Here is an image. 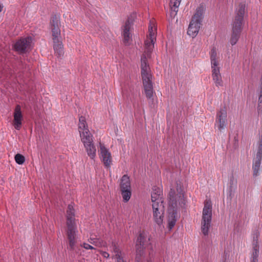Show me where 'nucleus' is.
Listing matches in <instances>:
<instances>
[{"mask_svg": "<svg viewBox=\"0 0 262 262\" xmlns=\"http://www.w3.org/2000/svg\"><path fill=\"white\" fill-rule=\"evenodd\" d=\"M183 189L181 183L176 181L171 184L168 194V228L170 230L175 225L177 218V209L184 204Z\"/></svg>", "mask_w": 262, "mask_h": 262, "instance_id": "obj_2", "label": "nucleus"}, {"mask_svg": "<svg viewBox=\"0 0 262 262\" xmlns=\"http://www.w3.org/2000/svg\"><path fill=\"white\" fill-rule=\"evenodd\" d=\"M75 212L73 206L69 205L67 211V235L69 241V246L73 249L76 242L78 230L76 220L74 217Z\"/></svg>", "mask_w": 262, "mask_h": 262, "instance_id": "obj_4", "label": "nucleus"}, {"mask_svg": "<svg viewBox=\"0 0 262 262\" xmlns=\"http://www.w3.org/2000/svg\"><path fill=\"white\" fill-rule=\"evenodd\" d=\"M15 162L19 165L23 164L25 161V158L24 156L21 154H17L14 157Z\"/></svg>", "mask_w": 262, "mask_h": 262, "instance_id": "obj_27", "label": "nucleus"}, {"mask_svg": "<svg viewBox=\"0 0 262 262\" xmlns=\"http://www.w3.org/2000/svg\"><path fill=\"white\" fill-rule=\"evenodd\" d=\"M132 27V22L128 20L126 21L125 25L123 27L122 35L123 36V42L126 45H129L132 40V35L130 32Z\"/></svg>", "mask_w": 262, "mask_h": 262, "instance_id": "obj_14", "label": "nucleus"}, {"mask_svg": "<svg viewBox=\"0 0 262 262\" xmlns=\"http://www.w3.org/2000/svg\"><path fill=\"white\" fill-rule=\"evenodd\" d=\"M121 192L123 201L128 202L132 195L131 189L121 190Z\"/></svg>", "mask_w": 262, "mask_h": 262, "instance_id": "obj_26", "label": "nucleus"}, {"mask_svg": "<svg viewBox=\"0 0 262 262\" xmlns=\"http://www.w3.org/2000/svg\"><path fill=\"white\" fill-rule=\"evenodd\" d=\"M181 0H170V6L171 8L170 15L174 17L177 12L178 11V8L180 5Z\"/></svg>", "mask_w": 262, "mask_h": 262, "instance_id": "obj_23", "label": "nucleus"}, {"mask_svg": "<svg viewBox=\"0 0 262 262\" xmlns=\"http://www.w3.org/2000/svg\"><path fill=\"white\" fill-rule=\"evenodd\" d=\"M227 113L225 110L221 109L217 113L214 126L219 132H222L225 129L227 122Z\"/></svg>", "mask_w": 262, "mask_h": 262, "instance_id": "obj_10", "label": "nucleus"}, {"mask_svg": "<svg viewBox=\"0 0 262 262\" xmlns=\"http://www.w3.org/2000/svg\"><path fill=\"white\" fill-rule=\"evenodd\" d=\"M258 104L259 106H262V91H260V95L259 96Z\"/></svg>", "mask_w": 262, "mask_h": 262, "instance_id": "obj_31", "label": "nucleus"}, {"mask_svg": "<svg viewBox=\"0 0 262 262\" xmlns=\"http://www.w3.org/2000/svg\"><path fill=\"white\" fill-rule=\"evenodd\" d=\"M262 158V150L261 149H259L257 153L255 158L254 159L253 164V175L255 176H257L259 171L260 170V164L261 160Z\"/></svg>", "mask_w": 262, "mask_h": 262, "instance_id": "obj_17", "label": "nucleus"}, {"mask_svg": "<svg viewBox=\"0 0 262 262\" xmlns=\"http://www.w3.org/2000/svg\"><path fill=\"white\" fill-rule=\"evenodd\" d=\"M210 55L211 71L220 70V67L219 66L216 50L215 48L212 49Z\"/></svg>", "mask_w": 262, "mask_h": 262, "instance_id": "obj_18", "label": "nucleus"}, {"mask_svg": "<svg viewBox=\"0 0 262 262\" xmlns=\"http://www.w3.org/2000/svg\"><path fill=\"white\" fill-rule=\"evenodd\" d=\"M88 241L91 244L98 247L102 248L107 246V243L105 241L92 234L90 235Z\"/></svg>", "mask_w": 262, "mask_h": 262, "instance_id": "obj_19", "label": "nucleus"}, {"mask_svg": "<svg viewBox=\"0 0 262 262\" xmlns=\"http://www.w3.org/2000/svg\"><path fill=\"white\" fill-rule=\"evenodd\" d=\"M144 93L145 94L146 98L148 99L151 101H152L154 100V92L153 89L144 91Z\"/></svg>", "mask_w": 262, "mask_h": 262, "instance_id": "obj_28", "label": "nucleus"}, {"mask_svg": "<svg viewBox=\"0 0 262 262\" xmlns=\"http://www.w3.org/2000/svg\"><path fill=\"white\" fill-rule=\"evenodd\" d=\"M131 189L129 178L127 175H124L120 182V190Z\"/></svg>", "mask_w": 262, "mask_h": 262, "instance_id": "obj_24", "label": "nucleus"}, {"mask_svg": "<svg viewBox=\"0 0 262 262\" xmlns=\"http://www.w3.org/2000/svg\"><path fill=\"white\" fill-rule=\"evenodd\" d=\"M78 131L83 145L94 142L93 136L89 130L85 117L83 116L79 118Z\"/></svg>", "mask_w": 262, "mask_h": 262, "instance_id": "obj_9", "label": "nucleus"}, {"mask_svg": "<svg viewBox=\"0 0 262 262\" xmlns=\"http://www.w3.org/2000/svg\"><path fill=\"white\" fill-rule=\"evenodd\" d=\"M112 250L114 253L113 257L117 260L118 262H123V260L121 257V253L119 249L114 242L112 243Z\"/></svg>", "mask_w": 262, "mask_h": 262, "instance_id": "obj_25", "label": "nucleus"}, {"mask_svg": "<svg viewBox=\"0 0 262 262\" xmlns=\"http://www.w3.org/2000/svg\"><path fill=\"white\" fill-rule=\"evenodd\" d=\"M99 144L100 147V158L105 167L110 168L112 163L111 154L104 144L102 143L101 142H100Z\"/></svg>", "mask_w": 262, "mask_h": 262, "instance_id": "obj_12", "label": "nucleus"}, {"mask_svg": "<svg viewBox=\"0 0 262 262\" xmlns=\"http://www.w3.org/2000/svg\"><path fill=\"white\" fill-rule=\"evenodd\" d=\"M222 262H225V261H222Z\"/></svg>", "mask_w": 262, "mask_h": 262, "instance_id": "obj_34", "label": "nucleus"}, {"mask_svg": "<svg viewBox=\"0 0 262 262\" xmlns=\"http://www.w3.org/2000/svg\"><path fill=\"white\" fill-rule=\"evenodd\" d=\"M81 247H83L84 249H85L86 250H89V249H95L94 247H93L92 246H91L90 244H89L88 243H83L81 245Z\"/></svg>", "mask_w": 262, "mask_h": 262, "instance_id": "obj_29", "label": "nucleus"}, {"mask_svg": "<svg viewBox=\"0 0 262 262\" xmlns=\"http://www.w3.org/2000/svg\"><path fill=\"white\" fill-rule=\"evenodd\" d=\"M99 252L102 255V256L103 257H104V258H108L110 257L109 253L108 252H106V251H102V250H99Z\"/></svg>", "mask_w": 262, "mask_h": 262, "instance_id": "obj_30", "label": "nucleus"}, {"mask_svg": "<svg viewBox=\"0 0 262 262\" xmlns=\"http://www.w3.org/2000/svg\"><path fill=\"white\" fill-rule=\"evenodd\" d=\"M59 24V20L57 17L53 18L51 22V29L53 40H57V39L60 38V29Z\"/></svg>", "mask_w": 262, "mask_h": 262, "instance_id": "obj_16", "label": "nucleus"}, {"mask_svg": "<svg viewBox=\"0 0 262 262\" xmlns=\"http://www.w3.org/2000/svg\"><path fill=\"white\" fill-rule=\"evenodd\" d=\"M157 29L154 20L150 21L148 34L144 42V53L141 57V74L144 91L153 89L152 76L148 60L151 58V53L156 42Z\"/></svg>", "mask_w": 262, "mask_h": 262, "instance_id": "obj_1", "label": "nucleus"}, {"mask_svg": "<svg viewBox=\"0 0 262 262\" xmlns=\"http://www.w3.org/2000/svg\"><path fill=\"white\" fill-rule=\"evenodd\" d=\"M245 5L241 4L236 10V14L232 24V34L230 39V43L233 46L237 42L243 24L244 16L245 14Z\"/></svg>", "mask_w": 262, "mask_h": 262, "instance_id": "obj_5", "label": "nucleus"}, {"mask_svg": "<svg viewBox=\"0 0 262 262\" xmlns=\"http://www.w3.org/2000/svg\"><path fill=\"white\" fill-rule=\"evenodd\" d=\"M23 114L21 111L20 106L17 105L14 110V120L13 124L15 128L19 130L21 128L23 120Z\"/></svg>", "mask_w": 262, "mask_h": 262, "instance_id": "obj_15", "label": "nucleus"}, {"mask_svg": "<svg viewBox=\"0 0 262 262\" xmlns=\"http://www.w3.org/2000/svg\"><path fill=\"white\" fill-rule=\"evenodd\" d=\"M146 240L144 233H141L139 235L136 244V262H152L154 253L152 250L148 252V256L146 255L144 249V242Z\"/></svg>", "mask_w": 262, "mask_h": 262, "instance_id": "obj_7", "label": "nucleus"}, {"mask_svg": "<svg viewBox=\"0 0 262 262\" xmlns=\"http://www.w3.org/2000/svg\"><path fill=\"white\" fill-rule=\"evenodd\" d=\"M2 7L0 5V12L2 11Z\"/></svg>", "mask_w": 262, "mask_h": 262, "instance_id": "obj_33", "label": "nucleus"}, {"mask_svg": "<svg viewBox=\"0 0 262 262\" xmlns=\"http://www.w3.org/2000/svg\"><path fill=\"white\" fill-rule=\"evenodd\" d=\"M205 9L206 8L204 5H200L196 8L192 17L191 20L190 22L187 30V34L192 38L195 37L199 33Z\"/></svg>", "mask_w": 262, "mask_h": 262, "instance_id": "obj_6", "label": "nucleus"}, {"mask_svg": "<svg viewBox=\"0 0 262 262\" xmlns=\"http://www.w3.org/2000/svg\"><path fill=\"white\" fill-rule=\"evenodd\" d=\"M84 147L89 157L91 159H94L96 156V148L94 142L84 145Z\"/></svg>", "mask_w": 262, "mask_h": 262, "instance_id": "obj_21", "label": "nucleus"}, {"mask_svg": "<svg viewBox=\"0 0 262 262\" xmlns=\"http://www.w3.org/2000/svg\"><path fill=\"white\" fill-rule=\"evenodd\" d=\"M212 219V204L210 201L205 202L202 212L201 230L204 235L208 234Z\"/></svg>", "mask_w": 262, "mask_h": 262, "instance_id": "obj_8", "label": "nucleus"}, {"mask_svg": "<svg viewBox=\"0 0 262 262\" xmlns=\"http://www.w3.org/2000/svg\"><path fill=\"white\" fill-rule=\"evenodd\" d=\"M32 41L31 37H21L14 45V49L20 53H24L28 51Z\"/></svg>", "mask_w": 262, "mask_h": 262, "instance_id": "obj_11", "label": "nucleus"}, {"mask_svg": "<svg viewBox=\"0 0 262 262\" xmlns=\"http://www.w3.org/2000/svg\"><path fill=\"white\" fill-rule=\"evenodd\" d=\"M212 80L216 86H223V81L220 70L211 71Z\"/></svg>", "mask_w": 262, "mask_h": 262, "instance_id": "obj_20", "label": "nucleus"}, {"mask_svg": "<svg viewBox=\"0 0 262 262\" xmlns=\"http://www.w3.org/2000/svg\"><path fill=\"white\" fill-rule=\"evenodd\" d=\"M53 48L55 53L58 56H60L63 53V45L62 42L59 39H57V40H53Z\"/></svg>", "mask_w": 262, "mask_h": 262, "instance_id": "obj_22", "label": "nucleus"}, {"mask_svg": "<svg viewBox=\"0 0 262 262\" xmlns=\"http://www.w3.org/2000/svg\"><path fill=\"white\" fill-rule=\"evenodd\" d=\"M260 233L255 231L252 234V254L251 256H258L259 253Z\"/></svg>", "mask_w": 262, "mask_h": 262, "instance_id": "obj_13", "label": "nucleus"}, {"mask_svg": "<svg viewBox=\"0 0 262 262\" xmlns=\"http://www.w3.org/2000/svg\"><path fill=\"white\" fill-rule=\"evenodd\" d=\"M258 256H251V262H258Z\"/></svg>", "mask_w": 262, "mask_h": 262, "instance_id": "obj_32", "label": "nucleus"}, {"mask_svg": "<svg viewBox=\"0 0 262 262\" xmlns=\"http://www.w3.org/2000/svg\"><path fill=\"white\" fill-rule=\"evenodd\" d=\"M160 188L153 189L151 194L152 217L154 222L158 225H162L164 220V206Z\"/></svg>", "mask_w": 262, "mask_h": 262, "instance_id": "obj_3", "label": "nucleus"}]
</instances>
